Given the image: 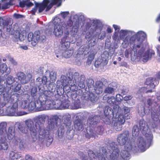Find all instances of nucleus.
I'll return each instance as SVG.
<instances>
[{"instance_id": "c756f323", "label": "nucleus", "mask_w": 160, "mask_h": 160, "mask_svg": "<svg viewBox=\"0 0 160 160\" xmlns=\"http://www.w3.org/2000/svg\"><path fill=\"white\" fill-rule=\"evenodd\" d=\"M86 121L80 119H77L75 120L74 126L75 128L78 131H82L83 129L84 126L86 125L84 123Z\"/></svg>"}, {"instance_id": "338daca9", "label": "nucleus", "mask_w": 160, "mask_h": 160, "mask_svg": "<svg viewBox=\"0 0 160 160\" xmlns=\"http://www.w3.org/2000/svg\"><path fill=\"white\" fill-rule=\"evenodd\" d=\"M13 16L15 19L21 18L23 17V16L22 15L16 13H14L13 14Z\"/></svg>"}, {"instance_id": "0e129e2a", "label": "nucleus", "mask_w": 160, "mask_h": 160, "mask_svg": "<svg viewBox=\"0 0 160 160\" xmlns=\"http://www.w3.org/2000/svg\"><path fill=\"white\" fill-rule=\"evenodd\" d=\"M36 82H37V85H40L42 83V80L41 78H38L36 79Z\"/></svg>"}, {"instance_id": "423d86ee", "label": "nucleus", "mask_w": 160, "mask_h": 160, "mask_svg": "<svg viewBox=\"0 0 160 160\" xmlns=\"http://www.w3.org/2000/svg\"><path fill=\"white\" fill-rule=\"evenodd\" d=\"M108 148L106 147L102 148L99 153L102 152L103 156L108 160H121L119 150L115 142H110Z\"/></svg>"}, {"instance_id": "09e8293b", "label": "nucleus", "mask_w": 160, "mask_h": 160, "mask_svg": "<svg viewBox=\"0 0 160 160\" xmlns=\"http://www.w3.org/2000/svg\"><path fill=\"white\" fill-rule=\"evenodd\" d=\"M103 85L102 82L98 81L96 82L95 88H103Z\"/></svg>"}, {"instance_id": "680f3d73", "label": "nucleus", "mask_w": 160, "mask_h": 160, "mask_svg": "<svg viewBox=\"0 0 160 160\" xmlns=\"http://www.w3.org/2000/svg\"><path fill=\"white\" fill-rule=\"evenodd\" d=\"M69 12H61V15L62 18H65L69 14Z\"/></svg>"}, {"instance_id": "aec40b11", "label": "nucleus", "mask_w": 160, "mask_h": 160, "mask_svg": "<svg viewBox=\"0 0 160 160\" xmlns=\"http://www.w3.org/2000/svg\"><path fill=\"white\" fill-rule=\"evenodd\" d=\"M125 121L124 118L122 115H118L112 118V124L113 125L115 129L117 131H120L122 130V125Z\"/></svg>"}, {"instance_id": "774afa93", "label": "nucleus", "mask_w": 160, "mask_h": 160, "mask_svg": "<svg viewBox=\"0 0 160 160\" xmlns=\"http://www.w3.org/2000/svg\"><path fill=\"white\" fill-rule=\"evenodd\" d=\"M113 27L115 29V31L119 32L121 27L120 26L117 25H116L113 24Z\"/></svg>"}, {"instance_id": "9d476101", "label": "nucleus", "mask_w": 160, "mask_h": 160, "mask_svg": "<svg viewBox=\"0 0 160 160\" xmlns=\"http://www.w3.org/2000/svg\"><path fill=\"white\" fill-rule=\"evenodd\" d=\"M51 94L48 95V102L50 103V108L49 109H62L70 108V102L68 100L66 99L65 97L63 95H57L56 97L58 98L55 101H53L50 97Z\"/></svg>"}, {"instance_id": "3c124183", "label": "nucleus", "mask_w": 160, "mask_h": 160, "mask_svg": "<svg viewBox=\"0 0 160 160\" xmlns=\"http://www.w3.org/2000/svg\"><path fill=\"white\" fill-rule=\"evenodd\" d=\"M19 147L21 149L23 150L26 148V144L24 142L21 141L19 143Z\"/></svg>"}, {"instance_id": "72a5a7b5", "label": "nucleus", "mask_w": 160, "mask_h": 160, "mask_svg": "<svg viewBox=\"0 0 160 160\" xmlns=\"http://www.w3.org/2000/svg\"><path fill=\"white\" fill-rule=\"evenodd\" d=\"M71 118L70 116L63 115L62 117V121L67 128H68L70 126L71 123Z\"/></svg>"}, {"instance_id": "6e6d98bb", "label": "nucleus", "mask_w": 160, "mask_h": 160, "mask_svg": "<svg viewBox=\"0 0 160 160\" xmlns=\"http://www.w3.org/2000/svg\"><path fill=\"white\" fill-rule=\"evenodd\" d=\"M106 36V32L105 31L101 32L98 35V38L100 39H104Z\"/></svg>"}, {"instance_id": "5701e85b", "label": "nucleus", "mask_w": 160, "mask_h": 160, "mask_svg": "<svg viewBox=\"0 0 160 160\" xmlns=\"http://www.w3.org/2000/svg\"><path fill=\"white\" fill-rule=\"evenodd\" d=\"M151 117L154 121L151 125V127L154 128L156 127V123L160 122V107H159L157 109L156 112L154 111L151 112Z\"/></svg>"}, {"instance_id": "4468645a", "label": "nucleus", "mask_w": 160, "mask_h": 160, "mask_svg": "<svg viewBox=\"0 0 160 160\" xmlns=\"http://www.w3.org/2000/svg\"><path fill=\"white\" fill-rule=\"evenodd\" d=\"M27 39L29 42H31V44L33 46H35L38 42H44L46 41V37L44 33L38 31L34 33L29 32L28 36Z\"/></svg>"}, {"instance_id": "4be33fe9", "label": "nucleus", "mask_w": 160, "mask_h": 160, "mask_svg": "<svg viewBox=\"0 0 160 160\" xmlns=\"http://www.w3.org/2000/svg\"><path fill=\"white\" fill-rule=\"evenodd\" d=\"M17 76L20 82L22 84H24L28 82L32 77V75L30 73H28L26 76L25 74L21 72H18Z\"/></svg>"}, {"instance_id": "58836bf2", "label": "nucleus", "mask_w": 160, "mask_h": 160, "mask_svg": "<svg viewBox=\"0 0 160 160\" xmlns=\"http://www.w3.org/2000/svg\"><path fill=\"white\" fill-rule=\"evenodd\" d=\"M139 132V129L138 126H134L132 128V134L133 137H136L138 136Z\"/></svg>"}, {"instance_id": "a878e982", "label": "nucleus", "mask_w": 160, "mask_h": 160, "mask_svg": "<svg viewBox=\"0 0 160 160\" xmlns=\"http://www.w3.org/2000/svg\"><path fill=\"white\" fill-rule=\"evenodd\" d=\"M100 119L98 115H92L89 116L86 124H88L90 126L94 128Z\"/></svg>"}, {"instance_id": "a19ab883", "label": "nucleus", "mask_w": 160, "mask_h": 160, "mask_svg": "<svg viewBox=\"0 0 160 160\" xmlns=\"http://www.w3.org/2000/svg\"><path fill=\"white\" fill-rule=\"evenodd\" d=\"M9 157L12 159H18L21 157V156L16 152L11 151L9 153Z\"/></svg>"}, {"instance_id": "a18cd8bd", "label": "nucleus", "mask_w": 160, "mask_h": 160, "mask_svg": "<svg viewBox=\"0 0 160 160\" xmlns=\"http://www.w3.org/2000/svg\"><path fill=\"white\" fill-rule=\"evenodd\" d=\"M15 78L13 77L9 76L7 77L6 79L7 84L8 85H11L13 82Z\"/></svg>"}, {"instance_id": "cd10ccee", "label": "nucleus", "mask_w": 160, "mask_h": 160, "mask_svg": "<svg viewBox=\"0 0 160 160\" xmlns=\"http://www.w3.org/2000/svg\"><path fill=\"white\" fill-rule=\"evenodd\" d=\"M90 23L93 24V31L98 33L101 31L103 26L100 21L97 19L90 20Z\"/></svg>"}, {"instance_id": "9b49d317", "label": "nucleus", "mask_w": 160, "mask_h": 160, "mask_svg": "<svg viewBox=\"0 0 160 160\" xmlns=\"http://www.w3.org/2000/svg\"><path fill=\"white\" fill-rule=\"evenodd\" d=\"M130 54H131V59L132 61L137 62L142 61L143 62H146L154 57L155 55L154 51L152 50H148L145 52H143L141 55L142 58L139 60L137 61L136 58V56L135 52L130 47V48L126 49L125 52V56L128 58Z\"/></svg>"}, {"instance_id": "ea45409f", "label": "nucleus", "mask_w": 160, "mask_h": 160, "mask_svg": "<svg viewBox=\"0 0 160 160\" xmlns=\"http://www.w3.org/2000/svg\"><path fill=\"white\" fill-rule=\"evenodd\" d=\"M18 124V128L20 131L23 133H27L28 132V129L23 125L19 123H17Z\"/></svg>"}, {"instance_id": "393cba45", "label": "nucleus", "mask_w": 160, "mask_h": 160, "mask_svg": "<svg viewBox=\"0 0 160 160\" xmlns=\"http://www.w3.org/2000/svg\"><path fill=\"white\" fill-rule=\"evenodd\" d=\"M129 137V134L128 131L119 134L117 138V141L120 146H123L127 142Z\"/></svg>"}, {"instance_id": "37998d69", "label": "nucleus", "mask_w": 160, "mask_h": 160, "mask_svg": "<svg viewBox=\"0 0 160 160\" xmlns=\"http://www.w3.org/2000/svg\"><path fill=\"white\" fill-rule=\"evenodd\" d=\"M89 99L92 103H95L96 102L98 99L97 97H96L93 94L91 93L89 95Z\"/></svg>"}, {"instance_id": "f257e3e1", "label": "nucleus", "mask_w": 160, "mask_h": 160, "mask_svg": "<svg viewBox=\"0 0 160 160\" xmlns=\"http://www.w3.org/2000/svg\"><path fill=\"white\" fill-rule=\"evenodd\" d=\"M146 33L142 31L137 33L132 30L122 29L119 32V38L123 41L122 45L124 48H127L130 44V47L134 51L137 61L142 58L145 48L143 47V41L141 38L146 37Z\"/></svg>"}, {"instance_id": "c85d7f7f", "label": "nucleus", "mask_w": 160, "mask_h": 160, "mask_svg": "<svg viewBox=\"0 0 160 160\" xmlns=\"http://www.w3.org/2000/svg\"><path fill=\"white\" fill-rule=\"evenodd\" d=\"M159 83L158 79L156 78L150 77L146 79L145 82V84L149 86L152 89L155 88V86Z\"/></svg>"}, {"instance_id": "e433bc0d", "label": "nucleus", "mask_w": 160, "mask_h": 160, "mask_svg": "<svg viewBox=\"0 0 160 160\" xmlns=\"http://www.w3.org/2000/svg\"><path fill=\"white\" fill-rule=\"evenodd\" d=\"M31 95L33 100L38 99L37 98L38 97V95L37 91V88L35 87H32L31 89Z\"/></svg>"}, {"instance_id": "c9c22d12", "label": "nucleus", "mask_w": 160, "mask_h": 160, "mask_svg": "<svg viewBox=\"0 0 160 160\" xmlns=\"http://www.w3.org/2000/svg\"><path fill=\"white\" fill-rule=\"evenodd\" d=\"M97 53L96 50L94 49L91 50L89 52L88 57L87 60V63H91L94 58L96 54Z\"/></svg>"}, {"instance_id": "bb28decb", "label": "nucleus", "mask_w": 160, "mask_h": 160, "mask_svg": "<svg viewBox=\"0 0 160 160\" xmlns=\"http://www.w3.org/2000/svg\"><path fill=\"white\" fill-rule=\"evenodd\" d=\"M119 110L120 111H119L118 113L117 117L120 115H122L124 119L125 118L126 119L130 118L131 117V115L130 114V109L129 108L124 106L122 109L119 108Z\"/></svg>"}, {"instance_id": "dca6fc26", "label": "nucleus", "mask_w": 160, "mask_h": 160, "mask_svg": "<svg viewBox=\"0 0 160 160\" xmlns=\"http://www.w3.org/2000/svg\"><path fill=\"white\" fill-rule=\"evenodd\" d=\"M149 147L147 146L146 142L143 137H139L137 141L132 145V152L136 153L140 150L142 152L145 151Z\"/></svg>"}, {"instance_id": "de8ad7c7", "label": "nucleus", "mask_w": 160, "mask_h": 160, "mask_svg": "<svg viewBox=\"0 0 160 160\" xmlns=\"http://www.w3.org/2000/svg\"><path fill=\"white\" fill-rule=\"evenodd\" d=\"M49 76L51 80L53 82L56 79V73L53 71L51 72L50 73Z\"/></svg>"}, {"instance_id": "20e7f679", "label": "nucleus", "mask_w": 160, "mask_h": 160, "mask_svg": "<svg viewBox=\"0 0 160 160\" xmlns=\"http://www.w3.org/2000/svg\"><path fill=\"white\" fill-rule=\"evenodd\" d=\"M61 119L57 115H52L50 117L44 134V141L45 140L47 142V145H50L53 141L52 137L49 135L50 131H54L58 129V137L61 138L63 136L64 128L61 124Z\"/></svg>"}, {"instance_id": "69168bd1", "label": "nucleus", "mask_w": 160, "mask_h": 160, "mask_svg": "<svg viewBox=\"0 0 160 160\" xmlns=\"http://www.w3.org/2000/svg\"><path fill=\"white\" fill-rule=\"evenodd\" d=\"M118 32H119L115 31L112 36V38L113 40H116L117 39L118 36Z\"/></svg>"}, {"instance_id": "bf43d9fd", "label": "nucleus", "mask_w": 160, "mask_h": 160, "mask_svg": "<svg viewBox=\"0 0 160 160\" xmlns=\"http://www.w3.org/2000/svg\"><path fill=\"white\" fill-rule=\"evenodd\" d=\"M95 90L97 94H100L102 92L103 88H95Z\"/></svg>"}, {"instance_id": "b1692460", "label": "nucleus", "mask_w": 160, "mask_h": 160, "mask_svg": "<svg viewBox=\"0 0 160 160\" xmlns=\"http://www.w3.org/2000/svg\"><path fill=\"white\" fill-rule=\"evenodd\" d=\"M101 150V148L99 151L96 152L97 155L92 151L89 150L88 152V157L87 156H86L85 154H83L81 157V158L82 160H93L97 157L98 158V155L97 154L98 152V155H99L101 156L102 155V152L100 153H99V152Z\"/></svg>"}, {"instance_id": "49530a36", "label": "nucleus", "mask_w": 160, "mask_h": 160, "mask_svg": "<svg viewBox=\"0 0 160 160\" xmlns=\"http://www.w3.org/2000/svg\"><path fill=\"white\" fill-rule=\"evenodd\" d=\"M7 69V67L6 64H2L0 65V72L4 73Z\"/></svg>"}, {"instance_id": "e2e57ef3", "label": "nucleus", "mask_w": 160, "mask_h": 160, "mask_svg": "<svg viewBox=\"0 0 160 160\" xmlns=\"http://www.w3.org/2000/svg\"><path fill=\"white\" fill-rule=\"evenodd\" d=\"M21 88V85L19 83L17 84L16 86L14 88V92H17Z\"/></svg>"}, {"instance_id": "6ab92c4d", "label": "nucleus", "mask_w": 160, "mask_h": 160, "mask_svg": "<svg viewBox=\"0 0 160 160\" xmlns=\"http://www.w3.org/2000/svg\"><path fill=\"white\" fill-rule=\"evenodd\" d=\"M132 152V143L130 142H127L124 147L123 149L120 152V157L121 160H128L131 158L130 152Z\"/></svg>"}, {"instance_id": "473e14b6", "label": "nucleus", "mask_w": 160, "mask_h": 160, "mask_svg": "<svg viewBox=\"0 0 160 160\" xmlns=\"http://www.w3.org/2000/svg\"><path fill=\"white\" fill-rule=\"evenodd\" d=\"M5 140H2V137H0V150H6L8 146V143L6 142L7 137H4Z\"/></svg>"}, {"instance_id": "4d7b16f0", "label": "nucleus", "mask_w": 160, "mask_h": 160, "mask_svg": "<svg viewBox=\"0 0 160 160\" xmlns=\"http://www.w3.org/2000/svg\"><path fill=\"white\" fill-rule=\"evenodd\" d=\"M27 1H30V0H23L22 1H20L19 2V5L21 7H24L25 5H26Z\"/></svg>"}, {"instance_id": "0eeeda50", "label": "nucleus", "mask_w": 160, "mask_h": 160, "mask_svg": "<svg viewBox=\"0 0 160 160\" xmlns=\"http://www.w3.org/2000/svg\"><path fill=\"white\" fill-rule=\"evenodd\" d=\"M27 128L30 131L32 138H36L38 132L39 133V139L41 142L44 141V134L45 129L42 127L35 124L31 119H28L24 121Z\"/></svg>"}, {"instance_id": "6e6552de", "label": "nucleus", "mask_w": 160, "mask_h": 160, "mask_svg": "<svg viewBox=\"0 0 160 160\" xmlns=\"http://www.w3.org/2000/svg\"><path fill=\"white\" fill-rule=\"evenodd\" d=\"M53 33L55 37L58 38H61L63 33V29L66 30L71 29L73 25L72 22L70 20L66 22L62 21L58 17H55L53 20Z\"/></svg>"}, {"instance_id": "603ef678", "label": "nucleus", "mask_w": 160, "mask_h": 160, "mask_svg": "<svg viewBox=\"0 0 160 160\" xmlns=\"http://www.w3.org/2000/svg\"><path fill=\"white\" fill-rule=\"evenodd\" d=\"M146 88L145 87H142L140 89L141 92H145L146 93H147L148 92H152L153 91L152 90L150 89L146 91Z\"/></svg>"}, {"instance_id": "13d9d810", "label": "nucleus", "mask_w": 160, "mask_h": 160, "mask_svg": "<svg viewBox=\"0 0 160 160\" xmlns=\"http://www.w3.org/2000/svg\"><path fill=\"white\" fill-rule=\"evenodd\" d=\"M106 59L104 60L103 59L102 61H101L99 59H98V60L96 61L95 63V66L96 67H97L99 66V65L102 62V61H106Z\"/></svg>"}, {"instance_id": "8fccbe9b", "label": "nucleus", "mask_w": 160, "mask_h": 160, "mask_svg": "<svg viewBox=\"0 0 160 160\" xmlns=\"http://www.w3.org/2000/svg\"><path fill=\"white\" fill-rule=\"evenodd\" d=\"M138 112L141 116L142 117L144 116L145 114L144 107H141L140 109H139Z\"/></svg>"}, {"instance_id": "7c9ffc66", "label": "nucleus", "mask_w": 160, "mask_h": 160, "mask_svg": "<svg viewBox=\"0 0 160 160\" xmlns=\"http://www.w3.org/2000/svg\"><path fill=\"white\" fill-rule=\"evenodd\" d=\"M117 87L116 83L115 82H112L111 85H109L105 88L104 92L106 94H114Z\"/></svg>"}, {"instance_id": "4c0bfd02", "label": "nucleus", "mask_w": 160, "mask_h": 160, "mask_svg": "<svg viewBox=\"0 0 160 160\" xmlns=\"http://www.w3.org/2000/svg\"><path fill=\"white\" fill-rule=\"evenodd\" d=\"M81 107L80 101L78 99L76 100L73 104H72L70 107L71 109H76L80 108Z\"/></svg>"}, {"instance_id": "f03ea898", "label": "nucleus", "mask_w": 160, "mask_h": 160, "mask_svg": "<svg viewBox=\"0 0 160 160\" xmlns=\"http://www.w3.org/2000/svg\"><path fill=\"white\" fill-rule=\"evenodd\" d=\"M85 78L84 75L82 74L80 76L78 72H75L73 74L71 72H68L67 74V76L62 75L61 78V81L63 86V90L67 92L70 91L74 92L73 96L76 97L78 94V86L77 85V82L78 86L81 88L85 87Z\"/></svg>"}, {"instance_id": "f8f14e48", "label": "nucleus", "mask_w": 160, "mask_h": 160, "mask_svg": "<svg viewBox=\"0 0 160 160\" xmlns=\"http://www.w3.org/2000/svg\"><path fill=\"white\" fill-rule=\"evenodd\" d=\"M1 105L3 107L6 106V107L2 108V112H0L2 116H15L18 110V103L16 102H12L10 100L8 101L4 99V102L1 103Z\"/></svg>"}, {"instance_id": "f3484780", "label": "nucleus", "mask_w": 160, "mask_h": 160, "mask_svg": "<svg viewBox=\"0 0 160 160\" xmlns=\"http://www.w3.org/2000/svg\"><path fill=\"white\" fill-rule=\"evenodd\" d=\"M84 17L83 15L81 13L73 14L67 21L70 20L73 22L72 31L74 34L77 33L78 31L79 21L84 20Z\"/></svg>"}, {"instance_id": "2eb2a0df", "label": "nucleus", "mask_w": 160, "mask_h": 160, "mask_svg": "<svg viewBox=\"0 0 160 160\" xmlns=\"http://www.w3.org/2000/svg\"><path fill=\"white\" fill-rule=\"evenodd\" d=\"M120 111L119 106L118 105H115L113 107V110L108 106H106L104 109V113L105 115L106 119L103 120L107 124H110L111 123L110 119L109 118V115H112L113 118L117 116L118 113Z\"/></svg>"}, {"instance_id": "5fc2aeb1", "label": "nucleus", "mask_w": 160, "mask_h": 160, "mask_svg": "<svg viewBox=\"0 0 160 160\" xmlns=\"http://www.w3.org/2000/svg\"><path fill=\"white\" fill-rule=\"evenodd\" d=\"M27 113L24 112L22 111H18V110H17L16 112L15 115V116H21L23 115H26Z\"/></svg>"}, {"instance_id": "ddd939ff", "label": "nucleus", "mask_w": 160, "mask_h": 160, "mask_svg": "<svg viewBox=\"0 0 160 160\" xmlns=\"http://www.w3.org/2000/svg\"><path fill=\"white\" fill-rule=\"evenodd\" d=\"M7 123L6 122H2L0 123V136L2 137V140H5L4 137H7L9 140H16L15 137V131L13 127L10 126L8 128V132L7 131Z\"/></svg>"}, {"instance_id": "f704fd0d", "label": "nucleus", "mask_w": 160, "mask_h": 160, "mask_svg": "<svg viewBox=\"0 0 160 160\" xmlns=\"http://www.w3.org/2000/svg\"><path fill=\"white\" fill-rule=\"evenodd\" d=\"M36 119L38 120L40 123L43 124L45 122L47 118L48 120L50 118H48V116L45 114H42L38 115L35 117Z\"/></svg>"}, {"instance_id": "2f4dec72", "label": "nucleus", "mask_w": 160, "mask_h": 160, "mask_svg": "<svg viewBox=\"0 0 160 160\" xmlns=\"http://www.w3.org/2000/svg\"><path fill=\"white\" fill-rule=\"evenodd\" d=\"M14 0H2L0 2V9L8 8L10 5L13 4Z\"/></svg>"}, {"instance_id": "c03bdc74", "label": "nucleus", "mask_w": 160, "mask_h": 160, "mask_svg": "<svg viewBox=\"0 0 160 160\" xmlns=\"http://www.w3.org/2000/svg\"><path fill=\"white\" fill-rule=\"evenodd\" d=\"M107 102L111 105L113 106L116 102V99L113 96H111L108 98Z\"/></svg>"}, {"instance_id": "864d4df0", "label": "nucleus", "mask_w": 160, "mask_h": 160, "mask_svg": "<svg viewBox=\"0 0 160 160\" xmlns=\"http://www.w3.org/2000/svg\"><path fill=\"white\" fill-rule=\"evenodd\" d=\"M87 83L88 86L91 87L94 83V81L92 79H88L87 80Z\"/></svg>"}, {"instance_id": "7ed1b4c3", "label": "nucleus", "mask_w": 160, "mask_h": 160, "mask_svg": "<svg viewBox=\"0 0 160 160\" xmlns=\"http://www.w3.org/2000/svg\"><path fill=\"white\" fill-rule=\"evenodd\" d=\"M52 93L50 91H45L43 94L40 95L38 98V99L32 100L30 102L29 99L30 96L28 94L24 95V98L22 102L21 107L24 109H27L29 111H32L35 109L36 111L49 110L50 108V103L48 102L49 98L48 95Z\"/></svg>"}, {"instance_id": "79ce46f5", "label": "nucleus", "mask_w": 160, "mask_h": 160, "mask_svg": "<svg viewBox=\"0 0 160 160\" xmlns=\"http://www.w3.org/2000/svg\"><path fill=\"white\" fill-rule=\"evenodd\" d=\"M14 37L16 39H19L22 41L24 39L26 36L25 35H22L20 34V32L18 31H16L14 34Z\"/></svg>"}, {"instance_id": "a211bd4d", "label": "nucleus", "mask_w": 160, "mask_h": 160, "mask_svg": "<svg viewBox=\"0 0 160 160\" xmlns=\"http://www.w3.org/2000/svg\"><path fill=\"white\" fill-rule=\"evenodd\" d=\"M139 127L143 135L146 138L147 142L150 143L152 139V136L148 125L143 120H141L139 122Z\"/></svg>"}, {"instance_id": "412c9836", "label": "nucleus", "mask_w": 160, "mask_h": 160, "mask_svg": "<svg viewBox=\"0 0 160 160\" xmlns=\"http://www.w3.org/2000/svg\"><path fill=\"white\" fill-rule=\"evenodd\" d=\"M104 128L101 126L95 128L94 130L89 128L87 129V133L86 135V136L87 138H90L91 137H94L97 134H101Z\"/></svg>"}, {"instance_id": "39448f33", "label": "nucleus", "mask_w": 160, "mask_h": 160, "mask_svg": "<svg viewBox=\"0 0 160 160\" xmlns=\"http://www.w3.org/2000/svg\"><path fill=\"white\" fill-rule=\"evenodd\" d=\"M70 38L69 36L66 35L61 39V46L59 48L55 50V54L56 57L61 59L63 57L68 58L71 56L74 51L72 49H68L70 45Z\"/></svg>"}, {"instance_id": "1a4fd4ad", "label": "nucleus", "mask_w": 160, "mask_h": 160, "mask_svg": "<svg viewBox=\"0 0 160 160\" xmlns=\"http://www.w3.org/2000/svg\"><path fill=\"white\" fill-rule=\"evenodd\" d=\"M64 1L65 0H43L42 2L41 3L35 2V6L32 8L31 13L32 14L35 15V12L41 13L45 8V11H48L53 5L58 4V6H59L62 2Z\"/></svg>"}, {"instance_id": "052dcab7", "label": "nucleus", "mask_w": 160, "mask_h": 160, "mask_svg": "<svg viewBox=\"0 0 160 160\" xmlns=\"http://www.w3.org/2000/svg\"><path fill=\"white\" fill-rule=\"evenodd\" d=\"M115 99L117 102H120L122 99V97L120 94H118L116 96V98Z\"/></svg>"}]
</instances>
